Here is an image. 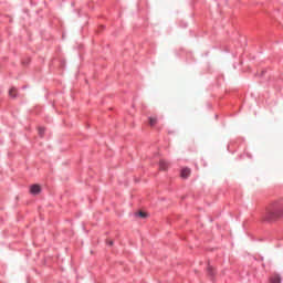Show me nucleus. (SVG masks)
<instances>
[{
    "mask_svg": "<svg viewBox=\"0 0 283 283\" xmlns=\"http://www.w3.org/2000/svg\"><path fill=\"white\" fill-rule=\"evenodd\" d=\"M9 96H11V98H17V88L14 87L10 88Z\"/></svg>",
    "mask_w": 283,
    "mask_h": 283,
    "instance_id": "nucleus-5",
    "label": "nucleus"
},
{
    "mask_svg": "<svg viewBox=\"0 0 283 283\" xmlns=\"http://www.w3.org/2000/svg\"><path fill=\"white\" fill-rule=\"evenodd\" d=\"M108 244L112 247V244H114V241H109Z\"/></svg>",
    "mask_w": 283,
    "mask_h": 283,
    "instance_id": "nucleus-10",
    "label": "nucleus"
},
{
    "mask_svg": "<svg viewBox=\"0 0 283 283\" xmlns=\"http://www.w3.org/2000/svg\"><path fill=\"white\" fill-rule=\"evenodd\" d=\"M30 193H32L33 196H39V193H41V186L32 185L30 187Z\"/></svg>",
    "mask_w": 283,
    "mask_h": 283,
    "instance_id": "nucleus-2",
    "label": "nucleus"
},
{
    "mask_svg": "<svg viewBox=\"0 0 283 283\" xmlns=\"http://www.w3.org/2000/svg\"><path fill=\"white\" fill-rule=\"evenodd\" d=\"M271 282L272 283H280V282H282V277H280V275H274V276H272Z\"/></svg>",
    "mask_w": 283,
    "mask_h": 283,
    "instance_id": "nucleus-6",
    "label": "nucleus"
},
{
    "mask_svg": "<svg viewBox=\"0 0 283 283\" xmlns=\"http://www.w3.org/2000/svg\"><path fill=\"white\" fill-rule=\"evenodd\" d=\"M43 132H45V128H39L40 136H43Z\"/></svg>",
    "mask_w": 283,
    "mask_h": 283,
    "instance_id": "nucleus-9",
    "label": "nucleus"
},
{
    "mask_svg": "<svg viewBox=\"0 0 283 283\" xmlns=\"http://www.w3.org/2000/svg\"><path fill=\"white\" fill-rule=\"evenodd\" d=\"M283 216V202L282 201H273L265 208V212L263 213V220L266 222H275L280 220Z\"/></svg>",
    "mask_w": 283,
    "mask_h": 283,
    "instance_id": "nucleus-1",
    "label": "nucleus"
},
{
    "mask_svg": "<svg viewBox=\"0 0 283 283\" xmlns=\"http://www.w3.org/2000/svg\"><path fill=\"white\" fill-rule=\"evenodd\" d=\"M189 176H191V169L189 168H184L181 170V178H188Z\"/></svg>",
    "mask_w": 283,
    "mask_h": 283,
    "instance_id": "nucleus-4",
    "label": "nucleus"
},
{
    "mask_svg": "<svg viewBox=\"0 0 283 283\" xmlns=\"http://www.w3.org/2000/svg\"><path fill=\"white\" fill-rule=\"evenodd\" d=\"M139 217H140V218H147V213H146V212L140 211V212H139Z\"/></svg>",
    "mask_w": 283,
    "mask_h": 283,
    "instance_id": "nucleus-8",
    "label": "nucleus"
},
{
    "mask_svg": "<svg viewBox=\"0 0 283 283\" xmlns=\"http://www.w3.org/2000/svg\"><path fill=\"white\" fill-rule=\"evenodd\" d=\"M159 169H160L161 171H167V169H169V164H168L167 161H165V160H160V163H159Z\"/></svg>",
    "mask_w": 283,
    "mask_h": 283,
    "instance_id": "nucleus-3",
    "label": "nucleus"
},
{
    "mask_svg": "<svg viewBox=\"0 0 283 283\" xmlns=\"http://www.w3.org/2000/svg\"><path fill=\"white\" fill-rule=\"evenodd\" d=\"M158 123V119L156 117H149V125L150 127H154Z\"/></svg>",
    "mask_w": 283,
    "mask_h": 283,
    "instance_id": "nucleus-7",
    "label": "nucleus"
},
{
    "mask_svg": "<svg viewBox=\"0 0 283 283\" xmlns=\"http://www.w3.org/2000/svg\"><path fill=\"white\" fill-rule=\"evenodd\" d=\"M208 271H211V268H209Z\"/></svg>",
    "mask_w": 283,
    "mask_h": 283,
    "instance_id": "nucleus-11",
    "label": "nucleus"
}]
</instances>
